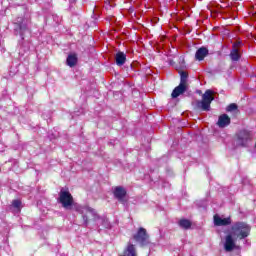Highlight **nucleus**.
<instances>
[{"mask_svg": "<svg viewBox=\"0 0 256 256\" xmlns=\"http://www.w3.org/2000/svg\"><path fill=\"white\" fill-rule=\"evenodd\" d=\"M215 99L214 92L212 90H207L202 95V101L198 102V107L202 109V111H209L211 109V103Z\"/></svg>", "mask_w": 256, "mask_h": 256, "instance_id": "f03ea898", "label": "nucleus"}, {"mask_svg": "<svg viewBox=\"0 0 256 256\" xmlns=\"http://www.w3.org/2000/svg\"><path fill=\"white\" fill-rule=\"evenodd\" d=\"M12 206L15 207V209H21V200H13Z\"/></svg>", "mask_w": 256, "mask_h": 256, "instance_id": "a211bd4d", "label": "nucleus"}, {"mask_svg": "<svg viewBox=\"0 0 256 256\" xmlns=\"http://www.w3.org/2000/svg\"><path fill=\"white\" fill-rule=\"evenodd\" d=\"M226 111L231 112V111H237V104L232 103L230 104L227 108Z\"/></svg>", "mask_w": 256, "mask_h": 256, "instance_id": "f3484780", "label": "nucleus"}, {"mask_svg": "<svg viewBox=\"0 0 256 256\" xmlns=\"http://www.w3.org/2000/svg\"><path fill=\"white\" fill-rule=\"evenodd\" d=\"M239 47H241V42H235L233 44V48L230 53V58L232 61H239V59H241V52H239Z\"/></svg>", "mask_w": 256, "mask_h": 256, "instance_id": "423d86ee", "label": "nucleus"}, {"mask_svg": "<svg viewBox=\"0 0 256 256\" xmlns=\"http://www.w3.org/2000/svg\"><path fill=\"white\" fill-rule=\"evenodd\" d=\"M116 65H125V61H127V56L123 52H118L116 54Z\"/></svg>", "mask_w": 256, "mask_h": 256, "instance_id": "ddd939ff", "label": "nucleus"}, {"mask_svg": "<svg viewBox=\"0 0 256 256\" xmlns=\"http://www.w3.org/2000/svg\"><path fill=\"white\" fill-rule=\"evenodd\" d=\"M231 124V118H229V116L227 114H222L221 116H219L218 118V122L217 125L218 127H227V125Z\"/></svg>", "mask_w": 256, "mask_h": 256, "instance_id": "0eeeda50", "label": "nucleus"}, {"mask_svg": "<svg viewBox=\"0 0 256 256\" xmlns=\"http://www.w3.org/2000/svg\"><path fill=\"white\" fill-rule=\"evenodd\" d=\"M59 201L62 206L67 209L68 207H71L73 205V196L71 195V193H69V191L61 190Z\"/></svg>", "mask_w": 256, "mask_h": 256, "instance_id": "7ed1b4c3", "label": "nucleus"}, {"mask_svg": "<svg viewBox=\"0 0 256 256\" xmlns=\"http://www.w3.org/2000/svg\"><path fill=\"white\" fill-rule=\"evenodd\" d=\"M122 256H137V250L135 249V245L128 243Z\"/></svg>", "mask_w": 256, "mask_h": 256, "instance_id": "9b49d317", "label": "nucleus"}, {"mask_svg": "<svg viewBox=\"0 0 256 256\" xmlns=\"http://www.w3.org/2000/svg\"><path fill=\"white\" fill-rule=\"evenodd\" d=\"M207 55H209V50H207V48L202 47L196 51L195 57L197 61H203V59H205Z\"/></svg>", "mask_w": 256, "mask_h": 256, "instance_id": "9d476101", "label": "nucleus"}, {"mask_svg": "<svg viewBox=\"0 0 256 256\" xmlns=\"http://www.w3.org/2000/svg\"><path fill=\"white\" fill-rule=\"evenodd\" d=\"M249 233H251V227L244 222H237L231 228V234L226 235L224 242V249L227 252L233 251L237 245L235 241L237 239H245L249 237Z\"/></svg>", "mask_w": 256, "mask_h": 256, "instance_id": "f257e3e1", "label": "nucleus"}, {"mask_svg": "<svg viewBox=\"0 0 256 256\" xmlns=\"http://www.w3.org/2000/svg\"><path fill=\"white\" fill-rule=\"evenodd\" d=\"M178 225L182 228V229H190L191 228V221L188 219H181L178 222Z\"/></svg>", "mask_w": 256, "mask_h": 256, "instance_id": "2eb2a0df", "label": "nucleus"}, {"mask_svg": "<svg viewBox=\"0 0 256 256\" xmlns=\"http://www.w3.org/2000/svg\"><path fill=\"white\" fill-rule=\"evenodd\" d=\"M114 195L116 199H119V201H121V199H123V197L127 195V191H125L123 187H116L114 189Z\"/></svg>", "mask_w": 256, "mask_h": 256, "instance_id": "f8f14e48", "label": "nucleus"}, {"mask_svg": "<svg viewBox=\"0 0 256 256\" xmlns=\"http://www.w3.org/2000/svg\"><path fill=\"white\" fill-rule=\"evenodd\" d=\"M186 90H187V85L179 84V86H177L172 92L173 99H177L179 95H183V93H185Z\"/></svg>", "mask_w": 256, "mask_h": 256, "instance_id": "1a4fd4ad", "label": "nucleus"}, {"mask_svg": "<svg viewBox=\"0 0 256 256\" xmlns=\"http://www.w3.org/2000/svg\"><path fill=\"white\" fill-rule=\"evenodd\" d=\"M253 140V136L251 133L247 131H241L238 136L239 144L242 145V147H245L249 141Z\"/></svg>", "mask_w": 256, "mask_h": 256, "instance_id": "20e7f679", "label": "nucleus"}, {"mask_svg": "<svg viewBox=\"0 0 256 256\" xmlns=\"http://www.w3.org/2000/svg\"><path fill=\"white\" fill-rule=\"evenodd\" d=\"M214 224L218 227L231 225V218H221L219 215L214 216Z\"/></svg>", "mask_w": 256, "mask_h": 256, "instance_id": "6e6552de", "label": "nucleus"}, {"mask_svg": "<svg viewBox=\"0 0 256 256\" xmlns=\"http://www.w3.org/2000/svg\"><path fill=\"white\" fill-rule=\"evenodd\" d=\"M135 241H138V243L145 244L147 240L149 239V235H147V230L145 228H140L136 235H134Z\"/></svg>", "mask_w": 256, "mask_h": 256, "instance_id": "39448f33", "label": "nucleus"}, {"mask_svg": "<svg viewBox=\"0 0 256 256\" xmlns=\"http://www.w3.org/2000/svg\"><path fill=\"white\" fill-rule=\"evenodd\" d=\"M66 63L69 67H75L77 65V54L68 55Z\"/></svg>", "mask_w": 256, "mask_h": 256, "instance_id": "4468645a", "label": "nucleus"}, {"mask_svg": "<svg viewBox=\"0 0 256 256\" xmlns=\"http://www.w3.org/2000/svg\"><path fill=\"white\" fill-rule=\"evenodd\" d=\"M87 211H89V213H95V210L88 208Z\"/></svg>", "mask_w": 256, "mask_h": 256, "instance_id": "6ab92c4d", "label": "nucleus"}, {"mask_svg": "<svg viewBox=\"0 0 256 256\" xmlns=\"http://www.w3.org/2000/svg\"><path fill=\"white\" fill-rule=\"evenodd\" d=\"M189 75L187 74V72H181L180 73V77H181V82L180 84H183V85H187V77Z\"/></svg>", "mask_w": 256, "mask_h": 256, "instance_id": "dca6fc26", "label": "nucleus"}]
</instances>
